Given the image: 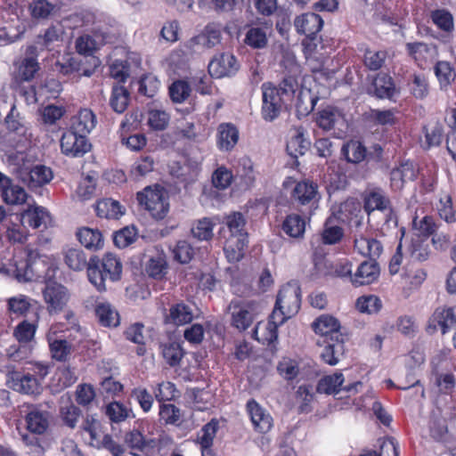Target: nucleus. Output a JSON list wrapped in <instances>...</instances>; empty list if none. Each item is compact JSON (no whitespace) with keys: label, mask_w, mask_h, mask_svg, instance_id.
Returning <instances> with one entry per match:
<instances>
[{"label":"nucleus","mask_w":456,"mask_h":456,"mask_svg":"<svg viewBox=\"0 0 456 456\" xmlns=\"http://www.w3.org/2000/svg\"><path fill=\"white\" fill-rule=\"evenodd\" d=\"M433 22L445 32L453 29V18L452 14L445 10H436L431 13Z\"/></svg>","instance_id":"nucleus-61"},{"label":"nucleus","mask_w":456,"mask_h":456,"mask_svg":"<svg viewBox=\"0 0 456 456\" xmlns=\"http://www.w3.org/2000/svg\"><path fill=\"white\" fill-rule=\"evenodd\" d=\"M301 305V289L297 282H289L283 286L277 297L272 321L266 323L258 322L253 330L252 337L268 344L277 340V323H283L285 320L295 315Z\"/></svg>","instance_id":"nucleus-1"},{"label":"nucleus","mask_w":456,"mask_h":456,"mask_svg":"<svg viewBox=\"0 0 456 456\" xmlns=\"http://www.w3.org/2000/svg\"><path fill=\"white\" fill-rule=\"evenodd\" d=\"M356 308L364 314H377L382 307L381 300L374 296H362L356 300Z\"/></svg>","instance_id":"nucleus-52"},{"label":"nucleus","mask_w":456,"mask_h":456,"mask_svg":"<svg viewBox=\"0 0 456 456\" xmlns=\"http://www.w3.org/2000/svg\"><path fill=\"white\" fill-rule=\"evenodd\" d=\"M7 382L9 387L21 394L37 395L42 390V386L37 378L31 372H20L12 370L8 372Z\"/></svg>","instance_id":"nucleus-9"},{"label":"nucleus","mask_w":456,"mask_h":456,"mask_svg":"<svg viewBox=\"0 0 456 456\" xmlns=\"http://www.w3.org/2000/svg\"><path fill=\"white\" fill-rule=\"evenodd\" d=\"M137 200L141 206H144L152 217L163 219L168 213L169 203L167 191L160 186L146 187L137 193Z\"/></svg>","instance_id":"nucleus-4"},{"label":"nucleus","mask_w":456,"mask_h":456,"mask_svg":"<svg viewBox=\"0 0 456 456\" xmlns=\"http://www.w3.org/2000/svg\"><path fill=\"white\" fill-rule=\"evenodd\" d=\"M248 240L241 239H227L224 247V250L227 259L230 262L240 261L243 257V250L247 246Z\"/></svg>","instance_id":"nucleus-44"},{"label":"nucleus","mask_w":456,"mask_h":456,"mask_svg":"<svg viewBox=\"0 0 456 456\" xmlns=\"http://www.w3.org/2000/svg\"><path fill=\"white\" fill-rule=\"evenodd\" d=\"M435 73L441 88H446L455 78L454 69L448 61H437L435 66Z\"/></svg>","instance_id":"nucleus-48"},{"label":"nucleus","mask_w":456,"mask_h":456,"mask_svg":"<svg viewBox=\"0 0 456 456\" xmlns=\"http://www.w3.org/2000/svg\"><path fill=\"white\" fill-rule=\"evenodd\" d=\"M96 315L101 324L106 327H116L119 323V316L111 305L108 303L97 305L95 308Z\"/></svg>","instance_id":"nucleus-41"},{"label":"nucleus","mask_w":456,"mask_h":456,"mask_svg":"<svg viewBox=\"0 0 456 456\" xmlns=\"http://www.w3.org/2000/svg\"><path fill=\"white\" fill-rule=\"evenodd\" d=\"M222 27L217 23H210L206 26L204 33L193 37L191 42L202 45L207 48H212L221 42Z\"/></svg>","instance_id":"nucleus-31"},{"label":"nucleus","mask_w":456,"mask_h":456,"mask_svg":"<svg viewBox=\"0 0 456 456\" xmlns=\"http://www.w3.org/2000/svg\"><path fill=\"white\" fill-rule=\"evenodd\" d=\"M97 216L108 219H118L124 212L119 202L111 199H104L97 202Z\"/></svg>","instance_id":"nucleus-38"},{"label":"nucleus","mask_w":456,"mask_h":456,"mask_svg":"<svg viewBox=\"0 0 456 456\" xmlns=\"http://www.w3.org/2000/svg\"><path fill=\"white\" fill-rule=\"evenodd\" d=\"M130 410L118 402H112L106 406L105 413L112 422H121L126 420L130 413Z\"/></svg>","instance_id":"nucleus-56"},{"label":"nucleus","mask_w":456,"mask_h":456,"mask_svg":"<svg viewBox=\"0 0 456 456\" xmlns=\"http://www.w3.org/2000/svg\"><path fill=\"white\" fill-rule=\"evenodd\" d=\"M346 160L351 163H360L366 157V148L358 141H351L342 148Z\"/></svg>","instance_id":"nucleus-45"},{"label":"nucleus","mask_w":456,"mask_h":456,"mask_svg":"<svg viewBox=\"0 0 456 456\" xmlns=\"http://www.w3.org/2000/svg\"><path fill=\"white\" fill-rule=\"evenodd\" d=\"M0 195L6 204L21 205L26 202L28 194L25 190L15 184L11 178L0 172Z\"/></svg>","instance_id":"nucleus-14"},{"label":"nucleus","mask_w":456,"mask_h":456,"mask_svg":"<svg viewBox=\"0 0 456 456\" xmlns=\"http://www.w3.org/2000/svg\"><path fill=\"white\" fill-rule=\"evenodd\" d=\"M266 31L263 28L252 27L247 33L244 43L254 49H263L267 45Z\"/></svg>","instance_id":"nucleus-46"},{"label":"nucleus","mask_w":456,"mask_h":456,"mask_svg":"<svg viewBox=\"0 0 456 456\" xmlns=\"http://www.w3.org/2000/svg\"><path fill=\"white\" fill-rule=\"evenodd\" d=\"M375 94L379 98H390L394 94L395 86L392 78L385 74L379 75L373 83Z\"/></svg>","instance_id":"nucleus-51"},{"label":"nucleus","mask_w":456,"mask_h":456,"mask_svg":"<svg viewBox=\"0 0 456 456\" xmlns=\"http://www.w3.org/2000/svg\"><path fill=\"white\" fill-rule=\"evenodd\" d=\"M36 328L35 324L23 321L15 328L14 336L19 343L31 344L35 337Z\"/></svg>","instance_id":"nucleus-57"},{"label":"nucleus","mask_w":456,"mask_h":456,"mask_svg":"<svg viewBox=\"0 0 456 456\" xmlns=\"http://www.w3.org/2000/svg\"><path fill=\"white\" fill-rule=\"evenodd\" d=\"M122 273V264L112 253H107L100 260L97 256L89 259L87 277L89 281L100 291L107 289L108 281L115 282L120 280Z\"/></svg>","instance_id":"nucleus-3"},{"label":"nucleus","mask_w":456,"mask_h":456,"mask_svg":"<svg viewBox=\"0 0 456 456\" xmlns=\"http://www.w3.org/2000/svg\"><path fill=\"white\" fill-rule=\"evenodd\" d=\"M292 198L301 205L314 204L320 199L318 186L309 181L299 182L293 189Z\"/></svg>","instance_id":"nucleus-20"},{"label":"nucleus","mask_w":456,"mask_h":456,"mask_svg":"<svg viewBox=\"0 0 456 456\" xmlns=\"http://www.w3.org/2000/svg\"><path fill=\"white\" fill-rule=\"evenodd\" d=\"M246 219L242 213L232 212L225 216L224 224L230 232L229 239L248 240V232L246 231Z\"/></svg>","instance_id":"nucleus-27"},{"label":"nucleus","mask_w":456,"mask_h":456,"mask_svg":"<svg viewBox=\"0 0 456 456\" xmlns=\"http://www.w3.org/2000/svg\"><path fill=\"white\" fill-rule=\"evenodd\" d=\"M379 275V266L376 260L363 261L352 277V282L355 285H366L373 282Z\"/></svg>","instance_id":"nucleus-21"},{"label":"nucleus","mask_w":456,"mask_h":456,"mask_svg":"<svg viewBox=\"0 0 456 456\" xmlns=\"http://www.w3.org/2000/svg\"><path fill=\"white\" fill-rule=\"evenodd\" d=\"M354 248L359 254L368 256L370 260H376L383 251V247L378 240L365 237L362 234H355Z\"/></svg>","instance_id":"nucleus-22"},{"label":"nucleus","mask_w":456,"mask_h":456,"mask_svg":"<svg viewBox=\"0 0 456 456\" xmlns=\"http://www.w3.org/2000/svg\"><path fill=\"white\" fill-rule=\"evenodd\" d=\"M53 178V172L45 166L38 165L34 167L28 174V185L39 187L49 183Z\"/></svg>","instance_id":"nucleus-43"},{"label":"nucleus","mask_w":456,"mask_h":456,"mask_svg":"<svg viewBox=\"0 0 456 456\" xmlns=\"http://www.w3.org/2000/svg\"><path fill=\"white\" fill-rule=\"evenodd\" d=\"M294 77H286L279 86L272 83H264L262 90V117L265 121H273L279 117L286 102L291 101L297 88Z\"/></svg>","instance_id":"nucleus-2"},{"label":"nucleus","mask_w":456,"mask_h":456,"mask_svg":"<svg viewBox=\"0 0 456 456\" xmlns=\"http://www.w3.org/2000/svg\"><path fill=\"white\" fill-rule=\"evenodd\" d=\"M340 118L341 114L338 110L326 108L319 113L317 124L323 130L329 131L334 127Z\"/></svg>","instance_id":"nucleus-54"},{"label":"nucleus","mask_w":456,"mask_h":456,"mask_svg":"<svg viewBox=\"0 0 456 456\" xmlns=\"http://www.w3.org/2000/svg\"><path fill=\"white\" fill-rule=\"evenodd\" d=\"M217 135V145L221 151H230L237 144L239 131L235 126L230 123L219 125Z\"/></svg>","instance_id":"nucleus-24"},{"label":"nucleus","mask_w":456,"mask_h":456,"mask_svg":"<svg viewBox=\"0 0 456 456\" xmlns=\"http://www.w3.org/2000/svg\"><path fill=\"white\" fill-rule=\"evenodd\" d=\"M63 257L68 267L75 272H80L89 267V260L81 248H67L63 251Z\"/></svg>","instance_id":"nucleus-33"},{"label":"nucleus","mask_w":456,"mask_h":456,"mask_svg":"<svg viewBox=\"0 0 456 456\" xmlns=\"http://www.w3.org/2000/svg\"><path fill=\"white\" fill-rule=\"evenodd\" d=\"M26 259L15 260L12 263L11 273L20 282H27L34 278L36 273L40 271V265H45V261L36 249L27 246Z\"/></svg>","instance_id":"nucleus-5"},{"label":"nucleus","mask_w":456,"mask_h":456,"mask_svg":"<svg viewBox=\"0 0 456 456\" xmlns=\"http://www.w3.org/2000/svg\"><path fill=\"white\" fill-rule=\"evenodd\" d=\"M218 428L219 423L216 419L210 420L208 423L202 427L197 436V441L201 447L212 446Z\"/></svg>","instance_id":"nucleus-50"},{"label":"nucleus","mask_w":456,"mask_h":456,"mask_svg":"<svg viewBox=\"0 0 456 456\" xmlns=\"http://www.w3.org/2000/svg\"><path fill=\"white\" fill-rule=\"evenodd\" d=\"M232 315V324L239 330H246L256 320L260 311L255 301L232 300L228 307Z\"/></svg>","instance_id":"nucleus-6"},{"label":"nucleus","mask_w":456,"mask_h":456,"mask_svg":"<svg viewBox=\"0 0 456 456\" xmlns=\"http://www.w3.org/2000/svg\"><path fill=\"white\" fill-rule=\"evenodd\" d=\"M38 50L35 45H28L24 56L15 62V79L19 82H29L36 77L40 69L37 61Z\"/></svg>","instance_id":"nucleus-7"},{"label":"nucleus","mask_w":456,"mask_h":456,"mask_svg":"<svg viewBox=\"0 0 456 456\" xmlns=\"http://www.w3.org/2000/svg\"><path fill=\"white\" fill-rule=\"evenodd\" d=\"M48 218V212L44 208L29 207L22 212L20 221L24 226L28 225L33 229H37L42 225L45 226Z\"/></svg>","instance_id":"nucleus-30"},{"label":"nucleus","mask_w":456,"mask_h":456,"mask_svg":"<svg viewBox=\"0 0 456 456\" xmlns=\"http://www.w3.org/2000/svg\"><path fill=\"white\" fill-rule=\"evenodd\" d=\"M55 6L47 0H35L30 4L31 15L36 19H46L53 12Z\"/></svg>","instance_id":"nucleus-59"},{"label":"nucleus","mask_w":456,"mask_h":456,"mask_svg":"<svg viewBox=\"0 0 456 456\" xmlns=\"http://www.w3.org/2000/svg\"><path fill=\"white\" fill-rule=\"evenodd\" d=\"M193 319L192 309L184 303H177L170 306L169 314L166 315V323L176 326L184 325Z\"/></svg>","instance_id":"nucleus-26"},{"label":"nucleus","mask_w":456,"mask_h":456,"mask_svg":"<svg viewBox=\"0 0 456 456\" xmlns=\"http://www.w3.org/2000/svg\"><path fill=\"white\" fill-rule=\"evenodd\" d=\"M50 349L53 359L66 361L71 351V345L64 339H55L50 342Z\"/></svg>","instance_id":"nucleus-60"},{"label":"nucleus","mask_w":456,"mask_h":456,"mask_svg":"<svg viewBox=\"0 0 456 456\" xmlns=\"http://www.w3.org/2000/svg\"><path fill=\"white\" fill-rule=\"evenodd\" d=\"M236 176L240 180L242 185L248 189L256 181V173L253 167V162L248 157L239 159L236 167Z\"/></svg>","instance_id":"nucleus-36"},{"label":"nucleus","mask_w":456,"mask_h":456,"mask_svg":"<svg viewBox=\"0 0 456 456\" xmlns=\"http://www.w3.org/2000/svg\"><path fill=\"white\" fill-rule=\"evenodd\" d=\"M389 205V199L380 190L371 191L364 197V210L367 212L369 218L372 220L376 219Z\"/></svg>","instance_id":"nucleus-18"},{"label":"nucleus","mask_w":456,"mask_h":456,"mask_svg":"<svg viewBox=\"0 0 456 456\" xmlns=\"http://www.w3.org/2000/svg\"><path fill=\"white\" fill-rule=\"evenodd\" d=\"M412 225L414 229L419 232V234L426 237L435 234L437 229L434 218L429 216H426L420 220H418V217L415 216L412 220Z\"/></svg>","instance_id":"nucleus-62"},{"label":"nucleus","mask_w":456,"mask_h":456,"mask_svg":"<svg viewBox=\"0 0 456 456\" xmlns=\"http://www.w3.org/2000/svg\"><path fill=\"white\" fill-rule=\"evenodd\" d=\"M95 124L96 118L93 111L85 109L80 110L78 115L75 118L71 131L86 136L95 127Z\"/></svg>","instance_id":"nucleus-32"},{"label":"nucleus","mask_w":456,"mask_h":456,"mask_svg":"<svg viewBox=\"0 0 456 456\" xmlns=\"http://www.w3.org/2000/svg\"><path fill=\"white\" fill-rule=\"evenodd\" d=\"M310 147V142L304 137L302 127L296 128L287 142V151L294 159L304 155Z\"/></svg>","instance_id":"nucleus-34"},{"label":"nucleus","mask_w":456,"mask_h":456,"mask_svg":"<svg viewBox=\"0 0 456 456\" xmlns=\"http://www.w3.org/2000/svg\"><path fill=\"white\" fill-rule=\"evenodd\" d=\"M91 144L84 135L71 130L65 132L61 139V152L66 156L78 158L90 151Z\"/></svg>","instance_id":"nucleus-10"},{"label":"nucleus","mask_w":456,"mask_h":456,"mask_svg":"<svg viewBox=\"0 0 456 456\" xmlns=\"http://www.w3.org/2000/svg\"><path fill=\"white\" fill-rule=\"evenodd\" d=\"M239 68L240 65L232 54L221 53L209 62L208 72L211 77L220 78L235 75Z\"/></svg>","instance_id":"nucleus-12"},{"label":"nucleus","mask_w":456,"mask_h":456,"mask_svg":"<svg viewBox=\"0 0 456 456\" xmlns=\"http://www.w3.org/2000/svg\"><path fill=\"white\" fill-rule=\"evenodd\" d=\"M344 382L343 374L336 372L333 375H328L321 379L317 385V391L328 395L338 394L342 389L350 391L355 385L342 387Z\"/></svg>","instance_id":"nucleus-29"},{"label":"nucleus","mask_w":456,"mask_h":456,"mask_svg":"<svg viewBox=\"0 0 456 456\" xmlns=\"http://www.w3.org/2000/svg\"><path fill=\"white\" fill-rule=\"evenodd\" d=\"M44 300L49 314H57L63 310L67 305L69 294L63 285L56 281H49L43 289Z\"/></svg>","instance_id":"nucleus-8"},{"label":"nucleus","mask_w":456,"mask_h":456,"mask_svg":"<svg viewBox=\"0 0 456 456\" xmlns=\"http://www.w3.org/2000/svg\"><path fill=\"white\" fill-rule=\"evenodd\" d=\"M191 88L188 82L176 80L169 86V94L174 102H183L191 94Z\"/></svg>","instance_id":"nucleus-53"},{"label":"nucleus","mask_w":456,"mask_h":456,"mask_svg":"<svg viewBox=\"0 0 456 456\" xmlns=\"http://www.w3.org/2000/svg\"><path fill=\"white\" fill-rule=\"evenodd\" d=\"M28 429L37 435H42L46 432L50 425V413L45 411L34 409L26 416Z\"/></svg>","instance_id":"nucleus-25"},{"label":"nucleus","mask_w":456,"mask_h":456,"mask_svg":"<svg viewBox=\"0 0 456 456\" xmlns=\"http://www.w3.org/2000/svg\"><path fill=\"white\" fill-rule=\"evenodd\" d=\"M437 326L444 334L447 331L456 328V316L452 308H437L429 319L428 329L434 332Z\"/></svg>","instance_id":"nucleus-17"},{"label":"nucleus","mask_w":456,"mask_h":456,"mask_svg":"<svg viewBox=\"0 0 456 456\" xmlns=\"http://www.w3.org/2000/svg\"><path fill=\"white\" fill-rule=\"evenodd\" d=\"M416 177V172L411 163L402 164L399 167L391 171V186L395 190H401L403 184L408 181H412Z\"/></svg>","instance_id":"nucleus-35"},{"label":"nucleus","mask_w":456,"mask_h":456,"mask_svg":"<svg viewBox=\"0 0 456 456\" xmlns=\"http://www.w3.org/2000/svg\"><path fill=\"white\" fill-rule=\"evenodd\" d=\"M53 69L55 72L64 76L77 74L79 77H90L93 74L92 69L84 67L81 58L69 53L64 54L58 59L53 64Z\"/></svg>","instance_id":"nucleus-13"},{"label":"nucleus","mask_w":456,"mask_h":456,"mask_svg":"<svg viewBox=\"0 0 456 456\" xmlns=\"http://www.w3.org/2000/svg\"><path fill=\"white\" fill-rule=\"evenodd\" d=\"M200 171V160L198 158L186 156L183 161L174 162L171 174L185 184L194 183Z\"/></svg>","instance_id":"nucleus-11"},{"label":"nucleus","mask_w":456,"mask_h":456,"mask_svg":"<svg viewBox=\"0 0 456 456\" xmlns=\"http://www.w3.org/2000/svg\"><path fill=\"white\" fill-rule=\"evenodd\" d=\"M161 354L167 363L171 367L178 366L184 355V351L180 343L170 341L160 344Z\"/></svg>","instance_id":"nucleus-37"},{"label":"nucleus","mask_w":456,"mask_h":456,"mask_svg":"<svg viewBox=\"0 0 456 456\" xmlns=\"http://www.w3.org/2000/svg\"><path fill=\"white\" fill-rule=\"evenodd\" d=\"M247 410L255 428L260 433L268 432L273 426V418L255 400L247 403Z\"/></svg>","instance_id":"nucleus-19"},{"label":"nucleus","mask_w":456,"mask_h":456,"mask_svg":"<svg viewBox=\"0 0 456 456\" xmlns=\"http://www.w3.org/2000/svg\"><path fill=\"white\" fill-rule=\"evenodd\" d=\"M337 216L332 215L327 218L324 224L322 237V241L325 244H335L338 242L344 235L343 229L339 225L335 224Z\"/></svg>","instance_id":"nucleus-40"},{"label":"nucleus","mask_w":456,"mask_h":456,"mask_svg":"<svg viewBox=\"0 0 456 456\" xmlns=\"http://www.w3.org/2000/svg\"><path fill=\"white\" fill-rule=\"evenodd\" d=\"M129 94L122 86H113L110 104L117 113H123L128 103Z\"/></svg>","instance_id":"nucleus-47"},{"label":"nucleus","mask_w":456,"mask_h":456,"mask_svg":"<svg viewBox=\"0 0 456 456\" xmlns=\"http://www.w3.org/2000/svg\"><path fill=\"white\" fill-rule=\"evenodd\" d=\"M174 258L181 264H188L195 255V249L186 240H179L173 249Z\"/></svg>","instance_id":"nucleus-55"},{"label":"nucleus","mask_w":456,"mask_h":456,"mask_svg":"<svg viewBox=\"0 0 456 456\" xmlns=\"http://www.w3.org/2000/svg\"><path fill=\"white\" fill-rule=\"evenodd\" d=\"M305 229V220L298 215H289L282 224V230L292 238L302 237Z\"/></svg>","instance_id":"nucleus-42"},{"label":"nucleus","mask_w":456,"mask_h":456,"mask_svg":"<svg viewBox=\"0 0 456 456\" xmlns=\"http://www.w3.org/2000/svg\"><path fill=\"white\" fill-rule=\"evenodd\" d=\"M315 333L320 334L323 340H336L337 338H345L340 332V324L338 321L330 315H322L316 319L313 324Z\"/></svg>","instance_id":"nucleus-15"},{"label":"nucleus","mask_w":456,"mask_h":456,"mask_svg":"<svg viewBox=\"0 0 456 456\" xmlns=\"http://www.w3.org/2000/svg\"><path fill=\"white\" fill-rule=\"evenodd\" d=\"M169 119V115L164 110H152L149 112L148 123L155 130L162 131L166 129Z\"/></svg>","instance_id":"nucleus-64"},{"label":"nucleus","mask_w":456,"mask_h":456,"mask_svg":"<svg viewBox=\"0 0 456 456\" xmlns=\"http://www.w3.org/2000/svg\"><path fill=\"white\" fill-rule=\"evenodd\" d=\"M321 345L322 342L318 341ZM324 344V349L321 353V358L324 362L329 365L334 366L338 363L340 357L345 353V338H337L336 340H326L322 341Z\"/></svg>","instance_id":"nucleus-23"},{"label":"nucleus","mask_w":456,"mask_h":456,"mask_svg":"<svg viewBox=\"0 0 456 456\" xmlns=\"http://www.w3.org/2000/svg\"><path fill=\"white\" fill-rule=\"evenodd\" d=\"M76 235L79 242L87 249L96 251L103 247V238L98 229L82 227L77 230Z\"/></svg>","instance_id":"nucleus-28"},{"label":"nucleus","mask_w":456,"mask_h":456,"mask_svg":"<svg viewBox=\"0 0 456 456\" xmlns=\"http://www.w3.org/2000/svg\"><path fill=\"white\" fill-rule=\"evenodd\" d=\"M294 26L297 33L314 38L322 28L323 20L316 13L306 12L295 18Z\"/></svg>","instance_id":"nucleus-16"},{"label":"nucleus","mask_w":456,"mask_h":456,"mask_svg":"<svg viewBox=\"0 0 456 456\" xmlns=\"http://www.w3.org/2000/svg\"><path fill=\"white\" fill-rule=\"evenodd\" d=\"M135 238V228L126 226L115 232L113 241L118 248H124L131 245L134 241Z\"/></svg>","instance_id":"nucleus-58"},{"label":"nucleus","mask_w":456,"mask_h":456,"mask_svg":"<svg viewBox=\"0 0 456 456\" xmlns=\"http://www.w3.org/2000/svg\"><path fill=\"white\" fill-rule=\"evenodd\" d=\"M214 224L209 218L204 217L198 220L191 227V234L199 240H209L212 239Z\"/></svg>","instance_id":"nucleus-49"},{"label":"nucleus","mask_w":456,"mask_h":456,"mask_svg":"<svg viewBox=\"0 0 456 456\" xmlns=\"http://www.w3.org/2000/svg\"><path fill=\"white\" fill-rule=\"evenodd\" d=\"M406 49L409 55H411L417 61L431 59L436 53L435 45L421 42L407 43Z\"/></svg>","instance_id":"nucleus-39"},{"label":"nucleus","mask_w":456,"mask_h":456,"mask_svg":"<svg viewBox=\"0 0 456 456\" xmlns=\"http://www.w3.org/2000/svg\"><path fill=\"white\" fill-rule=\"evenodd\" d=\"M386 59V53L382 51H372L366 49L363 56L365 66L370 70L379 69Z\"/></svg>","instance_id":"nucleus-63"}]
</instances>
